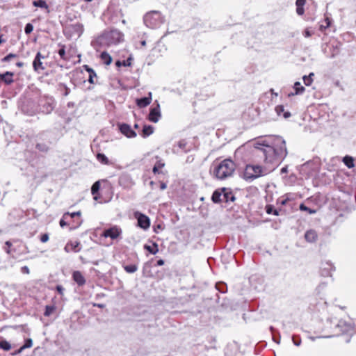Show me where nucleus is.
Wrapping results in <instances>:
<instances>
[{"label":"nucleus","instance_id":"obj_54","mask_svg":"<svg viewBox=\"0 0 356 356\" xmlns=\"http://www.w3.org/2000/svg\"><path fill=\"white\" fill-rule=\"evenodd\" d=\"M286 172H287V168L286 167H284V168H282V170H281V172L282 173H285Z\"/></svg>","mask_w":356,"mask_h":356},{"label":"nucleus","instance_id":"obj_31","mask_svg":"<svg viewBox=\"0 0 356 356\" xmlns=\"http://www.w3.org/2000/svg\"><path fill=\"white\" fill-rule=\"evenodd\" d=\"M312 76H314V73H310V74L309 76H303L304 83L306 86H310L312 84V81H313L312 79Z\"/></svg>","mask_w":356,"mask_h":356},{"label":"nucleus","instance_id":"obj_5","mask_svg":"<svg viewBox=\"0 0 356 356\" xmlns=\"http://www.w3.org/2000/svg\"><path fill=\"white\" fill-rule=\"evenodd\" d=\"M263 175V169L258 165H247L243 172V178L252 181Z\"/></svg>","mask_w":356,"mask_h":356},{"label":"nucleus","instance_id":"obj_14","mask_svg":"<svg viewBox=\"0 0 356 356\" xmlns=\"http://www.w3.org/2000/svg\"><path fill=\"white\" fill-rule=\"evenodd\" d=\"M13 75L14 74L10 72L0 74V81H3L6 84H10L13 82Z\"/></svg>","mask_w":356,"mask_h":356},{"label":"nucleus","instance_id":"obj_43","mask_svg":"<svg viewBox=\"0 0 356 356\" xmlns=\"http://www.w3.org/2000/svg\"><path fill=\"white\" fill-rule=\"evenodd\" d=\"M21 272L22 273H24V274H29L30 273L29 268L26 266H24L22 267Z\"/></svg>","mask_w":356,"mask_h":356},{"label":"nucleus","instance_id":"obj_37","mask_svg":"<svg viewBox=\"0 0 356 356\" xmlns=\"http://www.w3.org/2000/svg\"><path fill=\"white\" fill-rule=\"evenodd\" d=\"M32 345H33L32 340L31 339H28L26 340L24 345L21 348V350L27 348H31L32 346Z\"/></svg>","mask_w":356,"mask_h":356},{"label":"nucleus","instance_id":"obj_47","mask_svg":"<svg viewBox=\"0 0 356 356\" xmlns=\"http://www.w3.org/2000/svg\"><path fill=\"white\" fill-rule=\"evenodd\" d=\"M296 12H297L298 15H302L304 13L303 7H297Z\"/></svg>","mask_w":356,"mask_h":356},{"label":"nucleus","instance_id":"obj_9","mask_svg":"<svg viewBox=\"0 0 356 356\" xmlns=\"http://www.w3.org/2000/svg\"><path fill=\"white\" fill-rule=\"evenodd\" d=\"M160 118L161 112L159 104H157L156 107L150 109L148 119L149 121L156 123L159 120Z\"/></svg>","mask_w":356,"mask_h":356},{"label":"nucleus","instance_id":"obj_39","mask_svg":"<svg viewBox=\"0 0 356 356\" xmlns=\"http://www.w3.org/2000/svg\"><path fill=\"white\" fill-rule=\"evenodd\" d=\"M16 57V55L14 54H9L8 55H7L6 56H5L3 59H2V61L3 62H8L11 60V58H15Z\"/></svg>","mask_w":356,"mask_h":356},{"label":"nucleus","instance_id":"obj_56","mask_svg":"<svg viewBox=\"0 0 356 356\" xmlns=\"http://www.w3.org/2000/svg\"><path fill=\"white\" fill-rule=\"evenodd\" d=\"M22 65H23V63L21 62H19L17 63V66H18V67H22Z\"/></svg>","mask_w":356,"mask_h":356},{"label":"nucleus","instance_id":"obj_7","mask_svg":"<svg viewBox=\"0 0 356 356\" xmlns=\"http://www.w3.org/2000/svg\"><path fill=\"white\" fill-rule=\"evenodd\" d=\"M134 217L138 220V225L143 229H147L150 226L149 217L139 211L134 212Z\"/></svg>","mask_w":356,"mask_h":356},{"label":"nucleus","instance_id":"obj_33","mask_svg":"<svg viewBox=\"0 0 356 356\" xmlns=\"http://www.w3.org/2000/svg\"><path fill=\"white\" fill-rule=\"evenodd\" d=\"M99 188H100V184H99V181H96L95 184H93V185L92 186V188H91L92 194V195L96 194L98 192V191L99 190Z\"/></svg>","mask_w":356,"mask_h":356},{"label":"nucleus","instance_id":"obj_11","mask_svg":"<svg viewBox=\"0 0 356 356\" xmlns=\"http://www.w3.org/2000/svg\"><path fill=\"white\" fill-rule=\"evenodd\" d=\"M334 267L330 262H325L321 268V274L324 277L331 276V273L334 270Z\"/></svg>","mask_w":356,"mask_h":356},{"label":"nucleus","instance_id":"obj_50","mask_svg":"<svg viewBox=\"0 0 356 356\" xmlns=\"http://www.w3.org/2000/svg\"><path fill=\"white\" fill-rule=\"evenodd\" d=\"M65 218H62L60 220V227H65V225H67V222L65 221Z\"/></svg>","mask_w":356,"mask_h":356},{"label":"nucleus","instance_id":"obj_10","mask_svg":"<svg viewBox=\"0 0 356 356\" xmlns=\"http://www.w3.org/2000/svg\"><path fill=\"white\" fill-rule=\"evenodd\" d=\"M44 58V57L42 56L40 52L36 54L33 62V67L35 71L39 72L40 70L44 69V66L42 65V63L41 62V59Z\"/></svg>","mask_w":356,"mask_h":356},{"label":"nucleus","instance_id":"obj_13","mask_svg":"<svg viewBox=\"0 0 356 356\" xmlns=\"http://www.w3.org/2000/svg\"><path fill=\"white\" fill-rule=\"evenodd\" d=\"M317 233L314 229L307 230L305 234V240L309 243L315 242L317 239Z\"/></svg>","mask_w":356,"mask_h":356},{"label":"nucleus","instance_id":"obj_21","mask_svg":"<svg viewBox=\"0 0 356 356\" xmlns=\"http://www.w3.org/2000/svg\"><path fill=\"white\" fill-rule=\"evenodd\" d=\"M343 161L348 168H351L354 166V160L351 156H346L343 157Z\"/></svg>","mask_w":356,"mask_h":356},{"label":"nucleus","instance_id":"obj_23","mask_svg":"<svg viewBox=\"0 0 356 356\" xmlns=\"http://www.w3.org/2000/svg\"><path fill=\"white\" fill-rule=\"evenodd\" d=\"M86 70L89 72L88 81L90 83H94V77H96V73L92 69L88 67V66H86Z\"/></svg>","mask_w":356,"mask_h":356},{"label":"nucleus","instance_id":"obj_2","mask_svg":"<svg viewBox=\"0 0 356 356\" xmlns=\"http://www.w3.org/2000/svg\"><path fill=\"white\" fill-rule=\"evenodd\" d=\"M123 33L117 29L106 31L97 38L94 42V46L109 47L115 45L123 41Z\"/></svg>","mask_w":356,"mask_h":356},{"label":"nucleus","instance_id":"obj_53","mask_svg":"<svg viewBox=\"0 0 356 356\" xmlns=\"http://www.w3.org/2000/svg\"><path fill=\"white\" fill-rule=\"evenodd\" d=\"M164 264V261L163 259H159L157 261V266H162Z\"/></svg>","mask_w":356,"mask_h":356},{"label":"nucleus","instance_id":"obj_62","mask_svg":"<svg viewBox=\"0 0 356 356\" xmlns=\"http://www.w3.org/2000/svg\"><path fill=\"white\" fill-rule=\"evenodd\" d=\"M6 252H7V253H10V250H9V249H8V248H6Z\"/></svg>","mask_w":356,"mask_h":356},{"label":"nucleus","instance_id":"obj_16","mask_svg":"<svg viewBox=\"0 0 356 356\" xmlns=\"http://www.w3.org/2000/svg\"><path fill=\"white\" fill-rule=\"evenodd\" d=\"M275 111L277 115H283V117L285 119L289 118L291 116V113L289 111H285L284 107L282 105H278L275 107Z\"/></svg>","mask_w":356,"mask_h":356},{"label":"nucleus","instance_id":"obj_40","mask_svg":"<svg viewBox=\"0 0 356 356\" xmlns=\"http://www.w3.org/2000/svg\"><path fill=\"white\" fill-rule=\"evenodd\" d=\"M58 54L59 56L63 58V59H65V48L64 47H62L61 49H59L58 51Z\"/></svg>","mask_w":356,"mask_h":356},{"label":"nucleus","instance_id":"obj_46","mask_svg":"<svg viewBox=\"0 0 356 356\" xmlns=\"http://www.w3.org/2000/svg\"><path fill=\"white\" fill-rule=\"evenodd\" d=\"M56 290L60 295L63 294L64 289L61 285L56 286Z\"/></svg>","mask_w":356,"mask_h":356},{"label":"nucleus","instance_id":"obj_6","mask_svg":"<svg viewBox=\"0 0 356 356\" xmlns=\"http://www.w3.org/2000/svg\"><path fill=\"white\" fill-rule=\"evenodd\" d=\"M122 231L118 226H113L108 229H105L102 234V236L105 238H111L113 240L118 239L121 236Z\"/></svg>","mask_w":356,"mask_h":356},{"label":"nucleus","instance_id":"obj_20","mask_svg":"<svg viewBox=\"0 0 356 356\" xmlns=\"http://www.w3.org/2000/svg\"><path fill=\"white\" fill-rule=\"evenodd\" d=\"M144 248L152 254H155L159 252V248L156 243H153L152 246L145 245Z\"/></svg>","mask_w":356,"mask_h":356},{"label":"nucleus","instance_id":"obj_59","mask_svg":"<svg viewBox=\"0 0 356 356\" xmlns=\"http://www.w3.org/2000/svg\"><path fill=\"white\" fill-rule=\"evenodd\" d=\"M134 127H135L136 129H138V124H136L134 125Z\"/></svg>","mask_w":356,"mask_h":356},{"label":"nucleus","instance_id":"obj_49","mask_svg":"<svg viewBox=\"0 0 356 356\" xmlns=\"http://www.w3.org/2000/svg\"><path fill=\"white\" fill-rule=\"evenodd\" d=\"M64 250L66 252H70V251H72L71 250V247L69 243L65 245Z\"/></svg>","mask_w":356,"mask_h":356},{"label":"nucleus","instance_id":"obj_27","mask_svg":"<svg viewBox=\"0 0 356 356\" xmlns=\"http://www.w3.org/2000/svg\"><path fill=\"white\" fill-rule=\"evenodd\" d=\"M97 159L102 163H104V164L108 163V159L104 154H101V153L97 154Z\"/></svg>","mask_w":356,"mask_h":356},{"label":"nucleus","instance_id":"obj_28","mask_svg":"<svg viewBox=\"0 0 356 356\" xmlns=\"http://www.w3.org/2000/svg\"><path fill=\"white\" fill-rule=\"evenodd\" d=\"M124 269L127 273H133L137 270L138 267L136 265H128L124 266Z\"/></svg>","mask_w":356,"mask_h":356},{"label":"nucleus","instance_id":"obj_25","mask_svg":"<svg viewBox=\"0 0 356 356\" xmlns=\"http://www.w3.org/2000/svg\"><path fill=\"white\" fill-rule=\"evenodd\" d=\"M71 247V250L75 252H78L81 250L80 243L78 241L69 243Z\"/></svg>","mask_w":356,"mask_h":356},{"label":"nucleus","instance_id":"obj_26","mask_svg":"<svg viewBox=\"0 0 356 356\" xmlns=\"http://www.w3.org/2000/svg\"><path fill=\"white\" fill-rule=\"evenodd\" d=\"M222 194L218 191H215L211 197L212 201L215 203H218L222 201L221 200Z\"/></svg>","mask_w":356,"mask_h":356},{"label":"nucleus","instance_id":"obj_41","mask_svg":"<svg viewBox=\"0 0 356 356\" xmlns=\"http://www.w3.org/2000/svg\"><path fill=\"white\" fill-rule=\"evenodd\" d=\"M48 240H49V235L47 234H44L42 235V236L40 238L41 242L46 243L48 241Z\"/></svg>","mask_w":356,"mask_h":356},{"label":"nucleus","instance_id":"obj_63","mask_svg":"<svg viewBox=\"0 0 356 356\" xmlns=\"http://www.w3.org/2000/svg\"><path fill=\"white\" fill-rule=\"evenodd\" d=\"M267 213H270V209H267Z\"/></svg>","mask_w":356,"mask_h":356},{"label":"nucleus","instance_id":"obj_32","mask_svg":"<svg viewBox=\"0 0 356 356\" xmlns=\"http://www.w3.org/2000/svg\"><path fill=\"white\" fill-rule=\"evenodd\" d=\"M300 209L301 211H307V212H308V213H310V214H314V213H316V210H314V209H310V208L307 207V206H305L304 204H301L300 205Z\"/></svg>","mask_w":356,"mask_h":356},{"label":"nucleus","instance_id":"obj_45","mask_svg":"<svg viewBox=\"0 0 356 356\" xmlns=\"http://www.w3.org/2000/svg\"><path fill=\"white\" fill-rule=\"evenodd\" d=\"M131 65V58H129L127 60L123 61L124 66H130Z\"/></svg>","mask_w":356,"mask_h":356},{"label":"nucleus","instance_id":"obj_18","mask_svg":"<svg viewBox=\"0 0 356 356\" xmlns=\"http://www.w3.org/2000/svg\"><path fill=\"white\" fill-rule=\"evenodd\" d=\"M100 58L102 62L107 65H110L112 62L111 56L105 51L101 54Z\"/></svg>","mask_w":356,"mask_h":356},{"label":"nucleus","instance_id":"obj_8","mask_svg":"<svg viewBox=\"0 0 356 356\" xmlns=\"http://www.w3.org/2000/svg\"><path fill=\"white\" fill-rule=\"evenodd\" d=\"M120 130L127 138H135L136 136V133L127 124H120Z\"/></svg>","mask_w":356,"mask_h":356},{"label":"nucleus","instance_id":"obj_52","mask_svg":"<svg viewBox=\"0 0 356 356\" xmlns=\"http://www.w3.org/2000/svg\"><path fill=\"white\" fill-rule=\"evenodd\" d=\"M160 188L161 190H165L167 188V185L165 183H161Z\"/></svg>","mask_w":356,"mask_h":356},{"label":"nucleus","instance_id":"obj_15","mask_svg":"<svg viewBox=\"0 0 356 356\" xmlns=\"http://www.w3.org/2000/svg\"><path fill=\"white\" fill-rule=\"evenodd\" d=\"M152 101V92H149V97H143L137 99V105L140 108H144L148 106Z\"/></svg>","mask_w":356,"mask_h":356},{"label":"nucleus","instance_id":"obj_12","mask_svg":"<svg viewBox=\"0 0 356 356\" xmlns=\"http://www.w3.org/2000/svg\"><path fill=\"white\" fill-rule=\"evenodd\" d=\"M74 281L79 285L82 286L86 283V280L80 271H74L72 275Z\"/></svg>","mask_w":356,"mask_h":356},{"label":"nucleus","instance_id":"obj_34","mask_svg":"<svg viewBox=\"0 0 356 356\" xmlns=\"http://www.w3.org/2000/svg\"><path fill=\"white\" fill-rule=\"evenodd\" d=\"M164 166V163H163L162 161H158L155 165L154 166L153 168V172L154 173H156V172H159V170L162 168Z\"/></svg>","mask_w":356,"mask_h":356},{"label":"nucleus","instance_id":"obj_36","mask_svg":"<svg viewBox=\"0 0 356 356\" xmlns=\"http://www.w3.org/2000/svg\"><path fill=\"white\" fill-rule=\"evenodd\" d=\"M59 86H60V90H64V94L63 95L65 96H67L70 94V90L69 88L67 87L66 85L60 84Z\"/></svg>","mask_w":356,"mask_h":356},{"label":"nucleus","instance_id":"obj_61","mask_svg":"<svg viewBox=\"0 0 356 356\" xmlns=\"http://www.w3.org/2000/svg\"><path fill=\"white\" fill-rule=\"evenodd\" d=\"M6 252H7V253H10V250H9V249H8V248H6Z\"/></svg>","mask_w":356,"mask_h":356},{"label":"nucleus","instance_id":"obj_55","mask_svg":"<svg viewBox=\"0 0 356 356\" xmlns=\"http://www.w3.org/2000/svg\"><path fill=\"white\" fill-rule=\"evenodd\" d=\"M5 244H6V245L8 246V248H10L12 245L10 241H6Z\"/></svg>","mask_w":356,"mask_h":356},{"label":"nucleus","instance_id":"obj_57","mask_svg":"<svg viewBox=\"0 0 356 356\" xmlns=\"http://www.w3.org/2000/svg\"><path fill=\"white\" fill-rule=\"evenodd\" d=\"M141 44H142V46H145L146 45V42L145 40L142 41L141 42Z\"/></svg>","mask_w":356,"mask_h":356},{"label":"nucleus","instance_id":"obj_58","mask_svg":"<svg viewBox=\"0 0 356 356\" xmlns=\"http://www.w3.org/2000/svg\"><path fill=\"white\" fill-rule=\"evenodd\" d=\"M83 31V26L82 25H80V33L81 34Z\"/></svg>","mask_w":356,"mask_h":356},{"label":"nucleus","instance_id":"obj_51","mask_svg":"<svg viewBox=\"0 0 356 356\" xmlns=\"http://www.w3.org/2000/svg\"><path fill=\"white\" fill-rule=\"evenodd\" d=\"M185 145H186V143L184 141L182 140V141L179 142V147L180 148H184L185 147Z\"/></svg>","mask_w":356,"mask_h":356},{"label":"nucleus","instance_id":"obj_60","mask_svg":"<svg viewBox=\"0 0 356 356\" xmlns=\"http://www.w3.org/2000/svg\"><path fill=\"white\" fill-rule=\"evenodd\" d=\"M274 214H275V215H278V212H277V211H276V210H275V212H274Z\"/></svg>","mask_w":356,"mask_h":356},{"label":"nucleus","instance_id":"obj_42","mask_svg":"<svg viewBox=\"0 0 356 356\" xmlns=\"http://www.w3.org/2000/svg\"><path fill=\"white\" fill-rule=\"evenodd\" d=\"M306 0H297L296 2L297 7H303L305 4Z\"/></svg>","mask_w":356,"mask_h":356},{"label":"nucleus","instance_id":"obj_38","mask_svg":"<svg viewBox=\"0 0 356 356\" xmlns=\"http://www.w3.org/2000/svg\"><path fill=\"white\" fill-rule=\"evenodd\" d=\"M33 30V26L31 24H27L25 26L24 31L26 34L31 33Z\"/></svg>","mask_w":356,"mask_h":356},{"label":"nucleus","instance_id":"obj_48","mask_svg":"<svg viewBox=\"0 0 356 356\" xmlns=\"http://www.w3.org/2000/svg\"><path fill=\"white\" fill-rule=\"evenodd\" d=\"M303 34L306 38H309L312 35V33L308 29H306Z\"/></svg>","mask_w":356,"mask_h":356},{"label":"nucleus","instance_id":"obj_3","mask_svg":"<svg viewBox=\"0 0 356 356\" xmlns=\"http://www.w3.org/2000/svg\"><path fill=\"white\" fill-rule=\"evenodd\" d=\"M235 168V163L231 159H225L214 167L213 175L218 179H225L233 175Z\"/></svg>","mask_w":356,"mask_h":356},{"label":"nucleus","instance_id":"obj_29","mask_svg":"<svg viewBox=\"0 0 356 356\" xmlns=\"http://www.w3.org/2000/svg\"><path fill=\"white\" fill-rule=\"evenodd\" d=\"M36 148L42 152H47L49 149V147L44 143H38L36 145Z\"/></svg>","mask_w":356,"mask_h":356},{"label":"nucleus","instance_id":"obj_22","mask_svg":"<svg viewBox=\"0 0 356 356\" xmlns=\"http://www.w3.org/2000/svg\"><path fill=\"white\" fill-rule=\"evenodd\" d=\"M33 5L35 7L41 8L48 9V5L44 0H38L33 2Z\"/></svg>","mask_w":356,"mask_h":356},{"label":"nucleus","instance_id":"obj_35","mask_svg":"<svg viewBox=\"0 0 356 356\" xmlns=\"http://www.w3.org/2000/svg\"><path fill=\"white\" fill-rule=\"evenodd\" d=\"M81 215L80 211L69 213L67 212L63 215V218H67V216H70L71 218H74L75 216H79Z\"/></svg>","mask_w":356,"mask_h":356},{"label":"nucleus","instance_id":"obj_19","mask_svg":"<svg viewBox=\"0 0 356 356\" xmlns=\"http://www.w3.org/2000/svg\"><path fill=\"white\" fill-rule=\"evenodd\" d=\"M154 132V127L150 125H145L143 129V136L144 138L150 136Z\"/></svg>","mask_w":356,"mask_h":356},{"label":"nucleus","instance_id":"obj_24","mask_svg":"<svg viewBox=\"0 0 356 356\" xmlns=\"http://www.w3.org/2000/svg\"><path fill=\"white\" fill-rule=\"evenodd\" d=\"M56 307L54 305H47L45 307V311L44 315L46 316H49L52 313L55 311Z\"/></svg>","mask_w":356,"mask_h":356},{"label":"nucleus","instance_id":"obj_30","mask_svg":"<svg viewBox=\"0 0 356 356\" xmlns=\"http://www.w3.org/2000/svg\"><path fill=\"white\" fill-rule=\"evenodd\" d=\"M0 348L5 350H9L11 346L7 341L3 340L0 341Z\"/></svg>","mask_w":356,"mask_h":356},{"label":"nucleus","instance_id":"obj_1","mask_svg":"<svg viewBox=\"0 0 356 356\" xmlns=\"http://www.w3.org/2000/svg\"><path fill=\"white\" fill-rule=\"evenodd\" d=\"M254 154L257 156H263L266 163L276 165L287 154L285 140L281 137H276L272 145L257 143L254 147Z\"/></svg>","mask_w":356,"mask_h":356},{"label":"nucleus","instance_id":"obj_44","mask_svg":"<svg viewBox=\"0 0 356 356\" xmlns=\"http://www.w3.org/2000/svg\"><path fill=\"white\" fill-rule=\"evenodd\" d=\"M292 340H293V342L294 343V345L297 346H299L301 343V340L300 339H296V337H293L292 338Z\"/></svg>","mask_w":356,"mask_h":356},{"label":"nucleus","instance_id":"obj_4","mask_svg":"<svg viewBox=\"0 0 356 356\" xmlns=\"http://www.w3.org/2000/svg\"><path fill=\"white\" fill-rule=\"evenodd\" d=\"M143 19L145 24L151 29L158 28L164 22L161 13L155 10L147 13Z\"/></svg>","mask_w":356,"mask_h":356},{"label":"nucleus","instance_id":"obj_64","mask_svg":"<svg viewBox=\"0 0 356 356\" xmlns=\"http://www.w3.org/2000/svg\"><path fill=\"white\" fill-rule=\"evenodd\" d=\"M116 64H117L118 65H120V61H118V62L116 63Z\"/></svg>","mask_w":356,"mask_h":356},{"label":"nucleus","instance_id":"obj_17","mask_svg":"<svg viewBox=\"0 0 356 356\" xmlns=\"http://www.w3.org/2000/svg\"><path fill=\"white\" fill-rule=\"evenodd\" d=\"M293 88L295 90V92H291L289 94V96L294 95H299L305 91V88L301 86L300 82H296L294 83Z\"/></svg>","mask_w":356,"mask_h":356}]
</instances>
